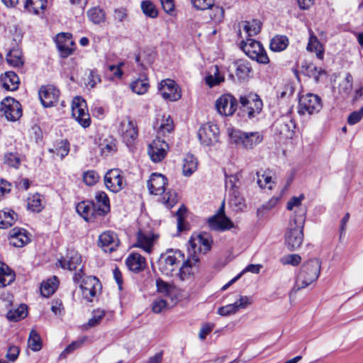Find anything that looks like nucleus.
I'll return each instance as SVG.
<instances>
[{
	"instance_id": "34",
	"label": "nucleus",
	"mask_w": 363,
	"mask_h": 363,
	"mask_svg": "<svg viewBox=\"0 0 363 363\" xmlns=\"http://www.w3.org/2000/svg\"><path fill=\"white\" fill-rule=\"evenodd\" d=\"M17 218L18 216L13 210L0 211V228H10L15 223Z\"/></svg>"
},
{
	"instance_id": "40",
	"label": "nucleus",
	"mask_w": 363,
	"mask_h": 363,
	"mask_svg": "<svg viewBox=\"0 0 363 363\" xmlns=\"http://www.w3.org/2000/svg\"><path fill=\"white\" fill-rule=\"evenodd\" d=\"M289 45V39L286 35H277L270 41L269 48L272 51L281 52Z\"/></svg>"
},
{
	"instance_id": "2",
	"label": "nucleus",
	"mask_w": 363,
	"mask_h": 363,
	"mask_svg": "<svg viewBox=\"0 0 363 363\" xmlns=\"http://www.w3.org/2000/svg\"><path fill=\"white\" fill-rule=\"evenodd\" d=\"M300 214L296 220H290L285 234V242L289 250H294L299 247L303 239V227L305 220L304 211H299Z\"/></svg>"
},
{
	"instance_id": "64",
	"label": "nucleus",
	"mask_w": 363,
	"mask_h": 363,
	"mask_svg": "<svg viewBox=\"0 0 363 363\" xmlns=\"http://www.w3.org/2000/svg\"><path fill=\"white\" fill-rule=\"evenodd\" d=\"M363 117V107H361L359 111H353L350 114L347 118V123L349 125H354L361 121Z\"/></svg>"
},
{
	"instance_id": "21",
	"label": "nucleus",
	"mask_w": 363,
	"mask_h": 363,
	"mask_svg": "<svg viewBox=\"0 0 363 363\" xmlns=\"http://www.w3.org/2000/svg\"><path fill=\"white\" fill-rule=\"evenodd\" d=\"M55 43L62 57H67L72 53L74 43L71 35L63 33L58 34Z\"/></svg>"
},
{
	"instance_id": "33",
	"label": "nucleus",
	"mask_w": 363,
	"mask_h": 363,
	"mask_svg": "<svg viewBox=\"0 0 363 363\" xmlns=\"http://www.w3.org/2000/svg\"><path fill=\"white\" fill-rule=\"evenodd\" d=\"M307 50L310 52H315L316 57L323 60L324 57V48L323 45L320 43L318 38L310 30V37L307 45Z\"/></svg>"
},
{
	"instance_id": "35",
	"label": "nucleus",
	"mask_w": 363,
	"mask_h": 363,
	"mask_svg": "<svg viewBox=\"0 0 363 363\" xmlns=\"http://www.w3.org/2000/svg\"><path fill=\"white\" fill-rule=\"evenodd\" d=\"M150 87L149 80L145 76L138 78L130 84V88L138 95L145 94Z\"/></svg>"
},
{
	"instance_id": "8",
	"label": "nucleus",
	"mask_w": 363,
	"mask_h": 363,
	"mask_svg": "<svg viewBox=\"0 0 363 363\" xmlns=\"http://www.w3.org/2000/svg\"><path fill=\"white\" fill-rule=\"evenodd\" d=\"M212 243L211 237L206 233H202L189 241V252L192 255L194 262H199V257L196 256V252L199 250L203 254H206L211 249Z\"/></svg>"
},
{
	"instance_id": "60",
	"label": "nucleus",
	"mask_w": 363,
	"mask_h": 363,
	"mask_svg": "<svg viewBox=\"0 0 363 363\" xmlns=\"http://www.w3.org/2000/svg\"><path fill=\"white\" fill-rule=\"evenodd\" d=\"M105 316V311L103 310H97L93 312L92 317L88 321V325L90 328L95 327L99 325Z\"/></svg>"
},
{
	"instance_id": "29",
	"label": "nucleus",
	"mask_w": 363,
	"mask_h": 363,
	"mask_svg": "<svg viewBox=\"0 0 363 363\" xmlns=\"http://www.w3.org/2000/svg\"><path fill=\"white\" fill-rule=\"evenodd\" d=\"M304 199L303 194L298 196H293L286 204V209L289 211H294L293 215L291 216L290 220H296L300 214L299 211L303 210V218L306 220V208L302 206V201Z\"/></svg>"
},
{
	"instance_id": "22",
	"label": "nucleus",
	"mask_w": 363,
	"mask_h": 363,
	"mask_svg": "<svg viewBox=\"0 0 363 363\" xmlns=\"http://www.w3.org/2000/svg\"><path fill=\"white\" fill-rule=\"evenodd\" d=\"M167 178L161 174L152 173L147 181V187L151 194L161 195L164 193Z\"/></svg>"
},
{
	"instance_id": "47",
	"label": "nucleus",
	"mask_w": 363,
	"mask_h": 363,
	"mask_svg": "<svg viewBox=\"0 0 363 363\" xmlns=\"http://www.w3.org/2000/svg\"><path fill=\"white\" fill-rule=\"evenodd\" d=\"M88 17L95 24H99L105 21V12L99 7H94L88 11Z\"/></svg>"
},
{
	"instance_id": "9",
	"label": "nucleus",
	"mask_w": 363,
	"mask_h": 363,
	"mask_svg": "<svg viewBox=\"0 0 363 363\" xmlns=\"http://www.w3.org/2000/svg\"><path fill=\"white\" fill-rule=\"evenodd\" d=\"M72 114L83 128L90 125L91 118L86 109V103L82 98L79 96L74 98L72 104Z\"/></svg>"
},
{
	"instance_id": "38",
	"label": "nucleus",
	"mask_w": 363,
	"mask_h": 363,
	"mask_svg": "<svg viewBox=\"0 0 363 363\" xmlns=\"http://www.w3.org/2000/svg\"><path fill=\"white\" fill-rule=\"evenodd\" d=\"M47 0H24V9L28 13L39 14L40 10H45Z\"/></svg>"
},
{
	"instance_id": "42",
	"label": "nucleus",
	"mask_w": 363,
	"mask_h": 363,
	"mask_svg": "<svg viewBox=\"0 0 363 363\" xmlns=\"http://www.w3.org/2000/svg\"><path fill=\"white\" fill-rule=\"evenodd\" d=\"M262 44L255 40L247 38L246 41L241 43V49L248 56L254 55L259 49Z\"/></svg>"
},
{
	"instance_id": "24",
	"label": "nucleus",
	"mask_w": 363,
	"mask_h": 363,
	"mask_svg": "<svg viewBox=\"0 0 363 363\" xmlns=\"http://www.w3.org/2000/svg\"><path fill=\"white\" fill-rule=\"evenodd\" d=\"M153 128L157 131V137L165 136L174 130L173 120L170 116L157 115Z\"/></svg>"
},
{
	"instance_id": "36",
	"label": "nucleus",
	"mask_w": 363,
	"mask_h": 363,
	"mask_svg": "<svg viewBox=\"0 0 363 363\" xmlns=\"http://www.w3.org/2000/svg\"><path fill=\"white\" fill-rule=\"evenodd\" d=\"M198 162L191 154H187L183 160L182 172L185 177H190L196 169Z\"/></svg>"
},
{
	"instance_id": "56",
	"label": "nucleus",
	"mask_w": 363,
	"mask_h": 363,
	"mask_svg": "<svg viewBox=\"0 0 363 363\" xmlns=\"http://www.w3.org/2000/svg\"><path fill=\"white\" fill-rule=\"evenodd\" d=\"M280 262L284 265L297 266L301 262V257L297 254H291L282 257Z\"/></svg>"
},
{
	"instance_id": "17",
	"label": "nucleus",
	"mask_w": 363,
	"mask_h": 363,
	"mask_svg": "<svg viewBox=\"0 0 363 363\" xmlns=\"http://www.w3.org/2000/svg\"><path fill=\"white\" fill-rule=\"evenodd\" d=\"M157 235L150 228H140L137 233L135 246L142 248L147 253H150Z\"/></svg>"
},
{
	"instance_id": "12",
	"label": "nucleus",
	"mask_w": 363,
	"mask_h": 363,
	"mask_svg": "<svg viewBox=\"0 0 363 363\" xmlns=\"http://www.w3.org/2000/svg\"><path fill=\"white\" fill-rule=\"evenodd\" d=\"M219 128L212 123H206L200 127L198 138L203 146H211L218 141Z\"/></svg>"
},
{
	"instance_id": "51",
	"label": "nucleus",
	"mask_w": 363,
	"mask_h": 363,
	"mask_svg": "<svg viewBox=\"0 0 363 363\" xmlns=\"http://www.w3.org/2000/svg\"><path fill=\"white\" fill-rule=\"evenodd\" d=\"M192 274V265L190 259H188L183 263L182 267H179L177 275L182 281H185L188 279Z\"/></svg>"
},
{
	"instance_id": "39",
	"label": "nucleus",
	"mask_w": 363,
	"mask_h": 363,
	"mask_svg": "<svg viewBox=\"0 0 363 363\" xmlns=\"http://www.w3.org/2000/svg\"><path fill=\"white\" fill-rule=\"evenodd\" d=\"M235 74L238 78L240 80L247 79L252 71L250 63L247 60H240L235 62Z\"/></svg>"
},
{
	"instance_id": "31",
	"label": "nucleus",
	"mask_w": 363,
	"mask_h": 363,
	"mask_svg": "<svg viewBox=\"0 0 363 363\" xmlns=\"http://www.w3.org/2000/svg\"><path fill=\"white\" fill-rule=\"evenodd\" d=\"M77 212L86 221H91L96 211L91 201H82L76 207Z\"/></svg>"
},
{
	"instance_id": "13",
	"label": "nucleus",
	"mask_w": 363,
	"mask_h": 363,
	"mask_svg": "<svg viewBox=\"0 0 363 363\" xmlns=\"http://www.w3.org/2000/svg\"><path fill=\"white\" fill-rule=\"evenodd\" d=\"M118 132L123 141L127 146H132L138 136L137 125L130 118L123 120L120 123Z\"/></svg>"
},
{
	"instance_id": "45",
	"label": "nucleus",
	"mask_w": 363,
	"mask_h": 363,
	"mask_svg": "<svg viewBox=\"0 0 363 363\" xmlns=\"http://www.w3.org/2000/svg\"><path fill=\"white\" fill-rule=\"evenodd\" d=\"M304 73L310 77H313L316 82L319 81L322 74H325V71L322 68H318L314 64L309 63L303 66Z\"/></svg>"
},
{
	"instance_id": "62",
	"label": "nucleus",
	"mask_w": 363,
	"mask_h": 363,
	"mask_svg": "<svg viewBox=\"0 0 363 363\" xmlns=\"http://www.w3.org/2000/svg\"><path fill=\"white\" fill-rule=\"evenodd\" d=\"M193 6L198 10H206L212 8L214 0H191Z\"/></svg>"
},
{
	"instance_id": "41",
	"label": "nucleus",
	"mask_w": 363,
	"mask_h": 363,
	"mask_svg": "<svg viewBox=\"0 0 363 363\" xmlns=\"http://www.w3.org/2000/svg\"><path fill=\"white\" fill-rule=\"evenodd\" d=\"M257 183L261 189L267 187L269 189H272V172L269 170H266L262 173L257 172Z\"/></svg>"
},
{
	"instance_id": "43",
	"label": "nucleus",
	"mask_w": 363,
	"mask_h": 363,
	"mask_svg": "<svg viewBox=\"0 0 363 363\" xmlns=\"http://www.w3.org/2000/svg\"><path fill=\"white\" fill-rule=\"evenodd\" d=\"M7 62L13 66L19 67L23 65V60L22 58V52L18 49H11L6 55Z\"/></svg>"
},
{
	"instance_id": "10",
	"label": "nucleus",
	"mask_w": 363,
	"mask_h": 363,
	"mask_svg": "<svg viewBox=\"0 0 363 363\" xmlns=\"http://www.w3.org/2000/svg\"><path fill=\"white\" fill-rule=\"evenodd\" d=\"M0 112L8 121H16L22 115L21 106L11 97H6L0 104Z\"/></svg>"
},
{
	"instance_id": "5",
	"label": "nucleus",
	"mask_w": 363,
	"mask_h": 363,
	"mask_svg": "<svg viewBox=\"0 0 363 363\" xmlns=\"http://www.w3.org/2000/svg\"><path fill=\"white\" fill-rule=\"evenodd\" d=\"M230 138L236 144L241 145L243 148L252 150L262 142L264 136L259 131L245 132L234 130L230 133Z\"/></svg>"
},
{
	"instance_id": "6",
	"label": "nucleus",
	"mask_w": 363,
	"mask_h": 363,
	"mask_svg": "<svg viewBox=\"0 0 363 363\" xmlns=\"http://www.w3.org/2000/svg\"><path fill=\"white\" fill-rule=\"evenodd\" d=\"M321 108V99L316 94L308 93L299 98L298 113L300 115L317 113Z\"/></svg>"
},
{
	"instance_id": "18",
	"label": "nucleus",
	"mask_w": 363,
	"mask_h": 363,
	"mask_svg": "<svg viewBox=\"0 0 363 363\" xmlns=\"http://www.w3.org/2000/svg\"><path fill=\"white\" fill-rule=\"evenodd\" d=\"M39 98L44 107L55 106L60 97V90L53 85L43 86L39 90Z\"/></svg>"
},
{
	"instance_id": "63",
	"label": "nucleus",
	"mask_w": 363,
	"mask_h": 363,
	"mask_svg": "<svg viewBox=\"0 0 363 363\" xmlns=\"http://www.w3.org/2000/svg\"><path fill=\"white\" fill-rule=\"evenodd\" d=\"M238 311L235 303L220 307L218 309V313L222 316H227L235 314Z\"/></svg>"
},
{
	"instance_id": "57",
	"label": "nucleus",
	"mask_w": 363,
	"mask_h": 363,
	"mask_svg": "<svg viewBox=\"0 0 363 363\" xmlns=\"http://www.w3.org/2000/svg\"><path fill=\"white\" fill-rule=\"evenodd\" d=\"M278 203V199L275 197L271 198L267 202L262 204L257 210V216L262 217L264 216L266 211H268L273 208Z\"/></svg>"
},
{
	"instance_id": "30",
	"label": "nucleus",
	"mask_w": 363,
	"mask_h": 363,
	"mask_svg": "<svg viewBox=\"0 0 363 363\" xmlns=\"http://www.w3.org/2000/svg\"><path fill=\"white\" fill-rule=\"evenodd\" d=\"M3 87L8 91H16L18 88L19 77L14 72H6L0 77Z\"/></svg>"
},
{
	"instance_id": "11",
	"label": "nucleus",
	"mask_w": 363,
	"mask_h": 363,
	"mask_svg": "<svg viewBox=\"0 0 363 363\" xmlns=\"http://www.w3.org/2000/svg\"><path fill=\"white\" fill-rule=\"evenodd\" d=\"M104 184L106 187L113 193L121 191L126 185V182L119 169L108 170L104 176Z\"/></svg>"
},
{
	"instance_id": "46",
	"label": "nucleus",
	"mask_w": 363,
	"mask_h": 363,
	"mask_svg": "<svg viewBox=\"0 0 363 363\" xmlns=\"http://www.w3.org/2000/svg\"><path fill=\"white\" fill-rule=\"evenodd\" d=\"M27 315V306L25 304L20 305L15 310H10L7 313V318L9 320L18 321L24 318Z\"/></svg>"
},
{
	"instance_id": "27",
	"label": "nucleus",
	"mask_w": 363,
	"mask_h": 363,
	"mask_svg": "<svg viewBox=\"0 0 363 363\" xmlns=\"http://www.w3.org/2000/svg\"><path fill=\"white\" fill-rule=\"evenodd\" d=\"M30 239L26 233V230L22 228H14L9 233V242L14 247H21L26 245Z\"/></svg>"
},
{
	"instance_id": "7",
	"label": "nucleus",
	"mask_w": 363,
	"mask_h": 363,
	"mask_svg": "<svg viewBox=\"0 0 363 363\" xmlns=\"http://www.w3.org/2000/svg\"><path fill=\"white\" fill-rule=\"evenodd\" d=\"M179 251L167 250L161 255L159 260L160 272L167 276H173V272L179 267L181 260Z\"/></svg>"
},
{
	"instance_id": "61",
	"label": "nucleus",
	"mask_w": 363,
	"mask_h": 363,
	"mask_svg": "<svg viewBox=\"0 0 363 363\" xmlns=\"http://www.w3.org/2000/svg\"><path fill=\"white\" fill-rule=\"evenodd\" d=\"M86 339V337H84L82 339L72 342L63 350L60 356L65 357L67 354H69L74 351L76 349L80 347L84 344Z\"/></svg>"
},
{
	"instance_id": "44",
	"label": "nucleus",
	"mask_w": 363,
	"mask_h": 363,
	"mask_svg": "<svg viewBox=\"0 0 363 363\" xmlns=\"http://www.w3.org/2000/svg\"><path fill=\"white\" fill-rule=\"evenodd\" d=\"M243 23V29L249 37L256 35L261 30V22L258 20L244 21Z\"/></svg>"
},
{
	"instance_id": "52",
	"label": "nucleus",
	"mask_w": 363,
	"mask_h": 363,
	"mask_svg": "<svg viewBox=\"0 0 363 363\" xmlns=\"http://www.w3.org/2000/svg\"><path fill=\"white\" fill-rule=\"evenodd\" d=\"M4 162L9 167L18 168L21 164V158L18 153L7 152L4 155Z\"/></svg>"
},
{
	"instance_id": "19",
	"label": "nucleus",
	"mask_w": 363,
	"mask_h": 363,
	"mask_svg": "<svg viewBox=\"0 0 363 363\" xmlns=\"http://www.w3.org/2000/svg\"><path fill=\"white\" fill-rule=\"evenodd\" d=\"M224 201L223 202L218 214L209 218L208 225L213 230H228L233 227V223L224 213Z\"/></svg>"
},
{
	"instance_id": "55",
	"label": "nucleus",
	"mask_w": 363,
	"mask_h": 363,
	"mask_svg": "<svg viewBox=\"0 0 363 363\" xmlns=\"http://www.w3.org/2000/svg\"><path fill=\"white\" fill-rule=\"evenodd\" d=\"M143 12L148 17L155 18L157 16V11L155 5L150 1H144L141 3Z\"/></svg>"
},
{
	"instance_id": "48",
	"label": "nucleus",
	"mask_w": 363,
	"mask_h": 363,
	"mask_svg": "<svg viewBox=\"0 0 363 363\" xmlns=\"http://www.w3.org/2000/svg\"><path fill=\"white\" fill-rule=\"evenodd\" d=\"M352 89V77L347 74L345 79L339 85V92L343 97H347Z\"/></svg>"
},
{
	"instance_id": "28",
	"label": "nucleus",
	"mask_w": 363,
	"mask_h": 363,
	"mask_svg": "<svg viewBox=\"0 0 363 363\" xmlns=\"http://www.w3.org/2000/svg\"><path fill=\"white\" fill-rule=\"evenodd\" d=\"M128 268L134 272L143 271L146 267V260L139 253L133 252L126 259L125 261Z\"/></svg>"
},
{
	"instance_id": "49",
	"label": "nucleus",
	"mask_w": 363,
	"mask_h": 363,
	"mask_svg": "<svg viewBox=\"0 0 363 363\" xmlns=\"http://www.w3.org/2000/svg\"><path fill=\"white\" fill-rule=\"evenodd\" d=\"M27 206L33 212H40L43 209L41 196L33 194L28 199Z\"/></svg>"
},
{
	"instance_id": "26",
	"label": "nucleus",
	"mask_w": 363,
	"mask_h": 363,
	"mask_svg": "<svg viewBox=\"0 0 363 363\" xmlns=\"http://www.w3.org/2000/svg\"><path fill=\"white\" fill-rule=\"evenodd\" d=\"M225 175V188L228 189L229 194L234 199V203H241L242 198L239 196L238 187L240 184V176L238 174Z\"/></svg>"
},
{
	"instance_id": "3",
	"label": "nucleus",
	"mask_w": 363,
	"mask_h": 363,
	"mask_svg": "<svg viewBox=\"0 0 363 363\" xmlns=\"http://www.w3.org/2000/svg\"><path fill=\"white\" fill-rule=\"evenodd\" d=\"M321 262L318 259H311L305 262L297 275L296 286L298 289H303L315 281L319 277Z\"/></svg>"
},
{
	"instance_id": "58",
	"label": "nucleus",
	"mask_w": 363,
	"mask_h": 363,
	"mask_svg": "<svg viewBox=\"0 0 363 363\" xmlns=\"http://www.w3.org/2000/svg\"><path fill=\"white\" fill-rule=\"evenodd\" d=\"M99 179V174L94 170H88L83 174V180L88 186L94 185Z\"/></svg>"
},
{
	"instance_id": "54",
	"label": "nucleus",
	"mask_w": 363,
	"mask_h": 363,
	"mask_svg": "<svg viewBox=\"0 0 363 363\" xmlns=\"http://www.w3.org/2000/svg\"><path fill=\"white\" fill-rule=\"evenodd\" d=\"M249 57L251 58L252 60H256L257 62L260 64L266 65L269 62V58L262 45L259 46V49L257 52H255L254 55H252Z\"/></svg>"
},
{
	"instance_id": "4",
	"label": "nucleus",
	"mask_w": 363,
	"mask_h": 363,
	"mask_svg": "<svg viewBox=\"0 0 363 363\" xmlns=\"http://www.w3.org/2000/svg\"><path fill=\"white\" fill-rule=\"evenodd\" d=\"M73 280L75 283H81L80 289L82 297L89 302L92 301L94 297L101 289V284L99 279L94 276H85L82 267L78 272L74 273Z\"/></svg>"
},
{
	"instance_id": "14",
	"label": "nucleus",
	"mask_w": 363,
	"mask_h": 363,
	"mask_svg": "<svg viewBox=\"0 0 363 363\" xmlns=\"http://www.w3.org/2000/svg\"><path fill=\"white\" fill-rule=\"evenodd\" d=\"M216 107L220 115L232 116L237 109L238 101L230 94H223L216 100Z\"/></svg>"
},
{
	"instance_id": "16",
	"label": "nucleus",
	"mask_w": 363,
	"mask_h": 363,
	"mask_svg": "<svg viewBox=\"0 0 363 363\" xmlns=\"http://www.w3.org/2000/svg\"><path fill=\"white\" fill-rule=\"evenodd\" d=\"M169 145L160 137H157L148 146V155L152 162H161L167 155Z\"/></svg>"
},
{
	"instance_id": "23",
	"label": "nucleus",
	"mask_w": 363,
	"mask_h": 363,
	"mask_svg": "<svg viewBox=\"0 0 363 363\" xmlns=\"http://www.w3.org/2000/svg\"><path fill=\"white\" fill-rule=\"evenodd\" d=\"M91 202L99 216H104L110 211L109 198L104 191H96L94 200Z\"/></svg>"
},
{
	"instance_id": "32",
	"label": "nucleus",
	"mask_w": 363,
	"mask_h": 363,
	"mask_svg": "<svg viewBox=\"0 0 363 363\" xmlns=\"http://www.w3.org/2000/svg\"><path fill=\"white\" fill-rule=\"evenodd\" d=\"M14 272L4 263H0V287H5L15 280Z\"/></svg>"
},
{
	"instance_id": "15",
	"label": "nucleus",
	"mask_w": 363,
	"mask_h": 363,
	"mask_svg": "<svg viewBox=\"0 0 363 363\" xmlns=\"http://www.w3.org/2000/svg\"><path fill=\"white\" fill-rule=\"evenodd\" d=\"M159 92L164 99L176 101L182 96L181 89L174 80H162L159 85Z\"/></svg>"
},
{
	"instance_id": "20",
	"label": "nucleus",
	"mask_w": 363,
	"mask_h": 363,
	"mask_svg": "<svg viewBox=\"0 0 363 363\" xmlns=\"http://www.w3.org/2000/svg\"><path fill=\"white\" fill-rule=\"evenodd\" d=\"M120 243L118 235L111 230L102 233L99 237V245L106 252L115 251Z\"/></svg>"
},
{
	"instance_id": "37",
	"label": "nucleus",
	"mask_w": 363,
	"mask_h": 363,
	"mask_svg": "<svg viewBox=\"0 0 363 363\" xmlns=\"http://www.w3.org/2000/svg\"><path fill=\"white\" fill-rule=\"evenodd\" d=\"M59 281L57 277L54 276L47 281H43L40 286V293L44 297H49L55 293L57 289Z\"/></svg>"
},
{
	"instance_id": "50",
	"label": "nucleus",
	"mask_w": 363,
	"mask_h": 363,
	"mask_svg": "<svg viewBox=\"0 0 363 363\" xmlns=\"http://www.w3.org/2000/svg\"><path fill=\"white\" fill-rule=\"evenodd\" d=\"M28 344L29 347L35 352L42 348L41 338L36 330H32L30 332Z\"/></svg>"
},
{
	"instance_id": "1",
	"label": "nucleus",
	"mask_w": 363,
	"mask_h": 363,
	"mask_svg": "<svg viewBox=\"0 0 363 363\" xmlns=\"http://www.w3.org/2000/svg\"><path fill=\"white\" fill-rule=\"evenodd\" d=\"M239 114L246 121H256L259 119L262 109L263 102L260 96L254 92L241 95L239 98Z\"/></svg>"
},
{
	"instance_id": "59",
	"label": "nucleus",
	"mask_w": 363,
	"mask_h": 363,
	"mask_svg": "<svg viewBox=\"0 0 363 363\" xmlns=\"http://www.w3.org/2000/svg\"><path fill=\"white\" fill-rule=\"evenodd\" d=\"M69 151V144L66 141L62 140L59 145L55 148V150L50 149V152H52L56 154L57 156H60L61 159L64 158L66 155H68Z\"/></svg>"
},
{
	"instance_id": "25",
	"label": "nucleus",
	"mask_w": 363,
	"mask_h": 363,
	"mask_svg": "<svg viewBox=\"0 0 363 363\" xmlns=\"http://www.w3.org/2000/svg\"><path fill=\"white\" fill-rule=\"evenodd\" d=\"M60 266L64 269L69 271L77 270V267L82 263L81 255L74 250L67 252L65 257L58 259Z\"/></svg>"
},
{
	"instance_id": "53",
	"label": "nucleus",
	"mask_w": 363,
	"mask_h": 363,
	"mask_svg": "<svg viewBox=\"0 0 363 363\" xmlns=\"http://www.w3.org/2000/svg\"><path fill=\"white\" fill-rule=\"evenodd\" d=\"M101 152L104 155H108L116 151V145L113 138L105 139L100 145Z\"/></svg>"
}]
</instances>
